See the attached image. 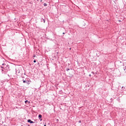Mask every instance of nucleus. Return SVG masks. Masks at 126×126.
<instances>
[{"label":"nucleus","instance_id":"nucleus-1","mask_svg":"<svg viewBox=\"0 0 126 126\" xmlns=\"http://www.w3.org/2000/svg\"><path fill=\"white\" fill-rule=\"evenodd\" d=\"M0 70L2 74H6L8 71L10 70L9 69V65L5 63H2L1 66H0Z\"/></svg>","mask_w":126,"mask_h":126},{"label":"nucleus","instance_id":"nucleus-2","mask_svg":"<svg viewBox=\"0 0 126 126\" xmlns=\"http://www.w3.org/2000/svg\"><path fill=\"white\" fill-rule=\"evenodd\" d=\"M16 73L18 76H20V75H22V69L20 68H17L16 69Z\"/></svg>","mask_w":126,"mask_h":126},{"label":"nucleus","instance_id":"nucleus-3","mask_svg":"<svg viewBox=\"0 0 126 126\" xmlns=\"http://www.w3.org/2000/svg\"><path fill=\"white\" fill-rule=\"evenodd\" d=\"M23 83H27L28 85H29L31 83V80H30V79L29 78H26L25 80H23Z\"/></svg>","mask_w":126,"mask_h":126},{"label":"nucleus","instance_id":"nucleus-4","mask_svg":"<svg viewBox=\"0 0 126 126\" xmlns=\"http://www.w3.org/2000/svg\"><path fill=\"white\" fill-rule=\"evenodd\" d=\"M41 118H42V115L39 114L38 115V119H39V120H40V122H42V119Z\"/></svg>","mask_w":126,"mask_h":126},{"label":"nucleus","instance_id":"nucleus-5","mask_svg":"<svg viewBox=\"0 0 126 126\" xmlns=\"http://www.w3.org/2000/svg\"><path fill=\"white\" fill-rule=\"evenodd\" d=\"M28 123H30V124H34V122L32 121V120L30 119L28 120Z\"/></svg>","mask_w":126,"mask_h":126},{"label":"nucleus","instance_id":"nucleus-6","mask_svg":"<svg viewBox=\"0 0 126 126\" xmlns=\"http://www.w3.org/2000/svg\"><path fill=\"white\" fill-rule=\"evenodd\" d=\"M41 22H44V23H46V20H45V19L41 18Z\"/></svg>","mask_w":126,"mask_h":126},{"label":"nucleus","instance_id":"nucleus-7","mask_svg":"<svg viewBox=\"0 0 126 126\" xmlns=\"http://www.w3.org/2000/svg\"><path fill=\"white\" fill-rule=\"evenodd\" d=\"M25 103H29V104H30V101H28V100H25Z\"/></svg>","mask_w":126,"mask_h":126},{"label":"nucleus","instance_id":"nucleus-8","mask_svg":"<svg viewBox=\"0 0 126 126\" xmlns=\"http://www.w3.org/2000/svg\"><path fill=\"white\" fill-rule=\"evenodd\" d=\"M48 5V4L44 3V6H47Z\"/></svg>","mask_w":126,"mask_h":126},{"label":"nucleus","instance_id":"nucleus-9","mask_svg":"<svg viewBox=\"0 0 126 126\" xmlns=\"http://www.w3.org/2000/svg\"><path fill=\"white\" fill-rule=\"evenodd\" d=\"M123 68H124V70L125 71H126V65L125 66V67H123Z\"/></svg>","mask_w":126,"mask_h":126},{"label":"nucleus","instance_id":"nucleus-10","mask_svg":"<svg viewBox=\"0 0 126 126\" xmlns=\"http://www.w3.org/2000/svg\"><path fill=\"white\" fill-rule=\"evenodd\" d=\"M92 73L93 74H95V73H94V72H92Z\"/></svg>","mask_w":126,"mask_h":126},{"label":"nucleus","instance_id":"nucleus-11","mask_svg":"<svg viewBox=\"0 0 126 126\" xmlns=\"http://www.w3.org/2000/svg\"><path fill=\"white\" fill-rule=\"evenodd\" d=\"M68 70H69V69H68V68L66 69L67 71H68Z\"/></svg>","mask_w":126,"mask_h":126},{"label":"nucleus","instance_id":"nucleus-12","mask_svg":"<svg viewBox=\"0 0 126 126\" xmlns=\"http://www.w3.org/2000/svg\"><path fill=\"white\" fill-rule=\"evenodd\" d=\"M33 63H36V60H34Z\"/></svg>","mask_w":126,"mask_h":126},{"label":"nucleus","instance_id":"nucleus-13","mask_svg":"<svg viewBox=\"0 0 126 126\" xmlns=\"http://www.w3.org/2000/svg\"><path fill=\"white\" fill-rule=\"evenodd\" d=\"M79 123H81V120H80L79 121Z\"/></svg>","mask_w":126,"mask_h":126},{"label":"nucleus","instance_id":"nucleus-14","mask_svg":"<svg viewBox=\"0 0 126 126\" xmlns=\"http://www.w3.org/2000/svg\"><path fill=\"white\" fill-rule=\"evenodd\" d=\"M89 76H91V74H89Z\"/></svg>","mask_w":126,"mask_h":126},{"label":"nucleus","instance_id":"nucleus-15","mask_svg":"<svg viewBox=\"0 0 126 126\" xmlns=\"http://www.w3.org/2000/svg\"><path fill=\"white\" fill-rule=\"evenodd\" d=\"M64 34H65V33H64V32H63V35H64Z\"/></svg>","mask_w":126,"mask_h":126},{"label":"nucleus","instance_id":"nucleus-16","mask_svg":"<svg viewBox=\"0 0 126 126\" xmlns=\"http://www.w3.org/2000/svg\"><path fill=\"white\" fill-rule=\"evenodd\" d=\"M8 76H9V77H10V76H9V75H8Z\"/></svg>","mask_w":126,"mask_h":126},{"label":"nucleus","instance_id":"nucleus-17","mask_svg":"<svg viewBox=\"0 0 126 126\" xmlns=\"http://www.w3.org/2000/svg\"><path fill=\"white\" fill-rule=\"evenodd\" d=\"M35 57H36L35 55H34V56H33V58H35Z\"/></svg>","mask_w":126,"mask_h":126},{"label":"nucleus","instance_id":"nucleus-18","mask_svg":"<svg viewBox=\"0 0 126 126\" xmlns=\"http://www.w3.org/2000/svg\"><path fill=\"white\" fill-rule=\"evenodd\" d=\"M40 2H42V0H40Z\"/></svg>","mask_w":126,"mask_h":126},{"label":"nucleus","instance_id":"nucleus-19","mask_svg":"<svg viewBox=\"0 0 126 126\" xmlns=\"http://www.w3.org/2000/svg\"><path fill=\"white\" fill-rule=\"evenodd\" d=\"M119 22H121V20H119Z\"/></svg>","mask_w":126,"mask_h":126},{"label":"nucleus","instance_id":"nucleus-20","mask_svg":"<svg viewBox=\"0 0 126 126\" xmlns=\"http://www.w3.org/2000/svg\"><path fill=\"white\" fill-rule=\"evenodd\" d=\"M44 126H46V125H44Z\"/></svg>","mask_w":126,"mask_h":126}]
</instances>
